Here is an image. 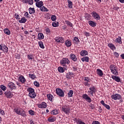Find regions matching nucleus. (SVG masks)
<instances>
[{"instance_id": "nucleus-43", "label": "nucleus", "mask_w": 124, "mask_h": 124, "mask_svg": "<svg viewBox=\"0 0 124 124\" xmlns=\"http://www.w3.org/2000/svg\"><path fill=\"white\" fill-rule=\"evenodd\" d=\"M38 43L40 48H41L42 49H44V48H45V46H44V45L43 44V42L40 41L38 42Z\"/></svg>"}, {"instance_id": "nucleus-7", "label": "nucleus", "mask_w": 124, "mask_h": 124, "mask_svg": "<svg viewBox=\"0 0 124 124\" xmlns=\"http://www.w3.org/2000/svg\"><path fill=\"white\" fill-rule=\"evenodd\" d=\"M83 84L85 87H91V80H90V77H84Z\"/></svg>"}, {"instance_id": "nucleus-16", "label": "nucleus", "mask_w": 124, "mask_h": 124, "mask_svg": "<svg viewBox=\"0 0 124 124\" xmlns=\"http://www.w3.org/2000/svg\"><path fill=\"white\" fill-rule=\"evenodd\" d=\"M37 106L38 108L43 109V108H46L47 107V104L45 102H42L41 104H38Z\"/></svg>"}, {"instance_id": "nucleus-15", "label": "nucleus", "mask_w": 124, "mask_h": 124, "mask_svg": "<svg viewBox=\"0 0 124 124\" xmlns=\"http://www.w3.org/2000/svg\"><path fill=\"white\" fill-rule=\"evenodd\" d=\"M55 41L57 43H63L64 42V40L62 37H57L55 38Z\"/></svg>"}, {"instance_id": "nucleus-53", "label": "nucleus", "mask_w": 124, "mask_h": 124, "mask_svg": "<svg viewBox=\"0 0 124 124\" xmlns=\"http://www.w3.org/2000/svg\"><path fill=\"white\" fill-rule=\"evenodd\" d=\"M51 20L53 21V22H55L56 20H57V16L56 15H52L51 16Z\"/></svg>"}, {"instance_id": "nucleus-63", "label": "nucleus", "mask_w": 124, "mask_h": 124, "mask_svg": "<svg viewBox=\"0 0 124 124\" xmlns=\"http://www.w3.org/2000/svg\"><path fill=\"white\" fill-rule=\"evenodd\" d=\"M16 85H17V86H18V87H22V85H21V83H20V82L19 81L16 82Z\"/></svg>"}, {"instance_id": "nucleus-54", "label": "nucleus", "mask_w": 124, "mask_h": 124, "mask_svg": "<svg viewBox=\"0 0 124 124\" xmlns=\"http://www.w3.org/2000/svg\"><path fill=\"white\" fill-rule=\"evenodd\" d=\"M34 85L36 87V88H39L40 84L39 82H38L37 81H35L34 82Z\"/></svg>"}, {"instance_id": "nucleus-9", "label": "nucleus", "mask_w": 124, "mask_h": 124, "mask_svg": "<svg viewBox=\"0 0 124 124\" xmlns=\"http://www.w3.org/2000/svg\"><path fill=\"white\" fill-rule=\"evenodd\" d=\"M82 98L85 99L87 102H89V103H91V102H92V99L90 97L88 94H83L82 95Z\"/></svg>"}, {"instance_id": "nucleus-17", "label": "nucleus", "mask_w": 124, "mask_h": 124, "mask_svg": "<svg viewBox=\"0 0 124 124\" xmlns=\"http://www.w3.org/2000/svg\"><path fill=\"white\" fill-rule=\"evenodd\" d=\"M72 42L73 44H79L80 43V40L78 37H75L72 39Z\"/></svg>"}, {"instance_id": "nucleus-12", "label": "nucleus", "mask_w": 124, "mask_h": 124, "mask_svg": "<svg viewBox=\"0 0 124 124\" xmlns=\"http://www.w3.org/2000/svg\"><path fill=\"white\" fill-rule=\"evenodd\" d=\"M18 80L21 84H26V82H27V79H26V78H25V77L23 75H20L18 77Z\"/></svg>"}, {"instance_id": "nucleus-57", "label": "nucleus", "mask_w": 124, "mask_h": 124, "mask_svg": "<svg viewBox=\"0 0 124 124\" xmlns=\"http://www.w3.org/2000/svg\"><path fill=\"white\" fill-rule=\"evenodd\" d=\"M15 18H16V20H20V16H19V15H18V14H15Z\"/></svg>"}, {"instance_id": "nucleus-22", "label": "nucleus", "mask_w": 124, "mask_h": 124, "mask_svg": "<svg viewBox=\"0 0 124 124\" xmlns=\"http://www.w3.org/2000/svg\"><path fill=\"white\" fill-rule=\"evenodd\" d=\"M111 78L113 79V80H114L116 81V82H117V83L121 82V78L119 77H117L116 76H112Z\"/></svg>"}, {"instance_id": "nucleus-6", "label": "nucleus", "mask_w": 124, "mask_h": 124, "mask_svg": "<svg viewBox=\"0 0 124 124\" xmlns=\"http://www.w3.org/2000/svg\"><path fill=\"white\" fill-rule=\"evenodd\" d=\"M56 92L57 95H59L60 97H63L64 96V92L61 88L56 89Z\"/></svg>"}, {"instance_id": "nucleus-23", "label": "nucleus", "mask_w": 124, "mask_h": 124, "mask_svg": "<svg viewBox=\"0 0 124 124\" xmlns=\"http://www.w3.org/2000/svg\"><path fill=\"white\" fill-rule=\"evenodd\" d=\"M90 60V58L88 56H83V57L81 58V61L84 62H89Z\"/></svg>"}, {"instance_id": "nucleus-62", "label": "nucleus", "mask_w": 124, "mask_h": 124, "mask_svg": "<svg viewBox=\"0 0 124 124\" xmlns=\"http://www.w3.org/2000/svg\"><path fill=\"white\" fill-rule=\"evenodd\" d=\"M84 35H85V36H90V32H88L87 31H85L84 32Z\"/></svg>"}, {"instance_id": "nucleus-27", "label": "nucleus", "mask_w": 124, "mask_h": 124, "mask_svg": "<svg viewBox=\"0 0 124 124\" xmlns=\"http://www.w3.org/2000/svg\"><path fill=\"white\" fill-rule=\"evenodd\" d=\"M56 117L54 116H51L48 118L47 121L49 122V123H54V122L56 121Z\"/></svg>"}, {"instance_id": "nucleus-47", "label": "nucleus", "mask_w": 124, "mask_h": 124, "mask_svg": "<svg viewBox=\"0 0 124 124\" xmlns=\"http://www.w3.org/2000/svg\"><path fill=\"white\" fill-rule=\"evenodd\" d=\"M89 90L92 91V92L94 93H96V89H95V87H94V86H93L92 87L90 88Z\"/></svg>"}, {"instance_id": "nucleus-46", "label": "nucleus", "mask_w": 124, "mask_h": 124, "mask_svg": "<svg viewBox=\"0 0 124 124\" xmlns=\"http://www.w3.org/2000/svg\"><path fill=\"white\" fill-rule=\"evenodd\" d=\"M27 59H28V60L32 61V60H34L33 55H32V54L28 55H27Z\"/></svg>"}, {"instance_id": "nucleus-8", "label": "nucleus", "mask_w": 124, "mask_h": 124, "mask_svg": "<svg viewBox=\"0 0 124 124\" xmlns=\"http://www.w3.org/2000/svg\"><path fill=\"white\" fill-rule=\"evenodd\" d=\"M111 98L112 99H114V100H118L122 99V97L120 94L116 93L115 94L112 95Z\"/></svg>"}, {"instance_id": "nucleus-1", "label": "nucleus", "mask_w": 124, "mask_h": 124, "mask_svg": "<svg viewBox=\"0 0 124 124\" xmlns=\"http://www.w3.org/2000/svg\"><path fill=\"white\" fill-rule=\"evenodd\" d=\"M70 63V61L67 58H63L60 61V64L62 66H63L64 70H67V65L66 64H69Z\"/></svg>"}, {"instance_id": "nucleus-33", "label": "nucleus", "mask_w": 124, "mask_h": 124, "mask_svg": "<svg viewBox=\"0 0 124 124\" xmlns=\"http://www.w3.org/2000/svg\"><path fill=\"white\" fill-rule=\"evenodd\" d=\"M47 97L48 100H50L51 102H53V99H54V96L51 94H47Z\"/></svg>"}, {"instance_id": "nucleus-48", "label": "nucleus", "mask_w": 124, "mask_h": 124, "mask_svg": "<svg viewBox=\"0 0 124 124\" xmlns=\"http://www.w3.org/2000/svg\"><path fill=\"white\" fill-rule=\"evenodd\" d=\"M85 17L86 20H87L88 21H89V20L91 19V15H90V14H86Z\"/></svg>"}, {"instance_id": "nucleus-51", "label": "nucleus", "mask_w": 124, "mask_h": 124, "mask_svg": "<svg viewBox=\"0 0 124 124\" xmlns=\"http://www.w3.org/2000/svg\"><path fill=\"white\" fill-rule=\"evenodd\" d=\"M52 26V27H54V28H57V27H59V22H53Z\"/></svg>"}, {"instance_id": "nucleus-18", "label": "nucleus", "mask_w": 124, "mask_h": 124, "mask_svg": "<svg viewBox=\"0 0 124 124\" xmlns=\"http://www.w3.org/2000/svg\"><path fill=\"white\" fill-rule=\"evenodd\" d=\"M66 77L67 79H71L72 77H74V74L72 72H69L66 74Z\"/></svg>"}, {"instance_id": "nucleus-28", "label": "nucleus", "mask_w": 124, "mask_h": 124, "mask_svg": "<svg viewBox=\"0 0 124 124\" xmlns=\"http://www.w3.org/2000/svg\"><path fill=\"white\" fill-rule=\"evenodd\" d=\"M88 24L92 27L93 28H95V27H96V23L90 20L88 21Z\"/></svg>"}, {"instance_id": "nucleus-52", "label": "nucleus", "mask_w": 124, "mask_h": 124, "mask_svg": "<svg viewBox=\"0 0 124 124\" xmlns=\"http://www.w3.org/2000/svg\"><path fill=\"white\" fill-rule=\"evenodd\" d=\"M24 16L26 18H28V19H31V16H30V15H29V13H28V12H26L25 13Z\"/></svg>"}, {"instance_id": "nucleus-20", "label": "nucleus", "mask_w": 124, "mask_h": 124, "mask_svg": "<svg viewBox=\"0 0 124 124\" xmlns=\"http://www.w3.org/2000/svg\"><path fill=\"white\" fill-rule=\"evenodd\" d=\"M110 71H111V73H112V74H113V75H119L118 67H116L113 70H111Z\"/></svg>"}, {"instance_id": "nucleus-38", "label": "nucleus", "mask_w": 124, "mask_h": 124, "mask_svg": "<svg viewBox=\"0 0 124 124\" xmlns=\"http://www.w3.org/2000/svg\"><path fill=\"white\" fill-rule=\"evenodd\" d=\"M29 77L32 79V80H34L36 78V76L34 74H29Z\"/></svg>"}, {"instance_id": "nucleus-14", "label": "nucleus", "mask_w": 124, "mask_h": 124, "mask_svg": "<svg viewBox=\"0 0 124 124\" xmlns=\"http://www.w3.org/2000/svg\"><path fill=\"white\" fill-rule=\"evenodd\" d=\"M73 121H74V122L76 123L77 124H86L85 122L82 121V120L79 118H74Z\"/></svg>"}, {"instance_id": "nucleus-37", "label": "nucleus", "mask_w": 124, "mask_h": 124, "mask_svg": "<svg viewBox=\"0 0 124 124\" xmlns=\"http://www.w3.org/2000/svg\"><path fill=\"white\" fill-rule=\"evenodd\" d=\"M40 9L42 12H48V11H49V10L45 6L41 7Z\"/></svg>"}, {"instance_id": "nucleus-11", "label": "nucleus", "mask_w": 124, "mask_h": 124, "mask_svg": "<svg viewBox=\"0 0 124 124\" xmlns=\"http://www.w3.org/2000/svg\"><path fill=\"white\" fill-rule=\"evenodd\" d=\"M5 96L7 98H11L12 97V94L11 91L9 89H7L4 93Z\"/></svg>"}, {"instance_id": "nucleus-3", "label": "nucleus", "mask_w": 124, "mask_h": 124, "mask_svg": "<svg viewBox=\"0 0 124 124\" xmlns=\"http://www.w3.org/2000/svg\"><path fill=\"white\" fill-rule=\"evenodd\" d=\"M14 112L16 113L17 115H20V116H22V117H25L26 115V111L23 109H22L21 108H15L14 109Z\"/></svg>"}, {"instance_id": "nucleus-61", "label": "nucleus", "mask_w": 124, "mask_h": 124, "mask_svg": "<svg viewBox=\"0 0 124 124\" xmlns=\"http://www.w3.org/2000/svg\"><path fill=\"white\" fill-rule=\"evenodd\" d=\"M92 124H100V122L97 121H93Z\"/></svg>"}, {"instance_id": "nucleus-50", "label": "nucleus", "mask_w": 124, "mask_h": 124, "mask_svg": "<svg viewBox=\"0 0 124 124\" xmlns=\"http://www.w3.org/2000/svg\"><path fill=\"white\" fill-rule=\"evenodd\" d=\"M117 66L114 64H111L109 65V69L110 70H112L113 69L116 68Z\"/></svg>"}, {"instance_id": "nucleus-58", "label": "nucleus", "mask_w": 124, "mask_h": 124, "mask_svg": "<svg viewBox=\"0 0 124 124\" xmlns=\"http://www.w3.org/2000/svg\"><path fill=\"white\" fill-rule=\"evenodd\" d=\"M45 31L47 33H50V32H51V30H50V29H49V28H47V27L46 28Z\"/></svg>"}, {"instance_id": "nucleus-44", "label": "nucleus", "mask_w": 124, "mask_h": 124, "mask_svg": "<svg viewBox=\"0 0 124 124\" xmlns=\"http://www.w3.org/2000/svg\"><path fill=\"white\" fill-rule=\"evenodd\" d=\"M0 88L1 90L2 91H3V92H5V91H6V90H7V87L3 85H1L0 86Z\"/></svg>"}, {"instance_id": "nucleus-31", "label": "nucleus", "mask_w": 124, "mask_h": 124, "mask_svg": "<svg viewBox=\"0 0 124 124\" xmlns=\"http://www.w3.org/2000/svg\"><path fill=\"white\" fill-rule=\"evenodd\" d=\"M65 45L66 47H71V45H72V43L68 40H67L65 42Z\"/></svg>"}, {"instance_id": "nucleus-2", "label": "nucleus", "mask_w": 124, "mask_h": 124, "mask_svg": "<svg viewBox=\"0 0 124 124\" xmlns=\"http://www.w3.org/2000/svg\"><path fill=\"white\" fill-rule=\"evenodd\" d=\"M27 91L29 93L28 95L31 98H35L36 93L34 92V89L33 88L29 87L27 89Z\"/></svg>"}, {"instance_id": "nucleus-40", "label": "nucleus", "mask_w": 124, "mask_h": 124, "mask_svg": "<svg viewBox=\"0 0 124 124\" xmlns=\"http://www.w3.org/2000/svg\"><path fill=\"white\" fill-rule=\"evenodd\" d=\"M4 33L7 35H10V31L8 30V28H6L3 30Z\"/></svg>"}, {"instance_id": "nucleus-42", "label": "nucleus", "mask_w": 124, "mask_h": 124, "mask_svg": "<svg viewBox=\"0 0 124 124\" xmlns=\"http://www.w3.org/2000/svg\"><path fill=\"white\" fill-rule=\"evenodd\" d=\"M51 115H58L59 114V111L57 109H54L51 112Z\"/></svg>"}, {"instance_id": "nucleus-49", "label": "nucleus", "mask_w": 124, "mask_h": 124, "mask_svg": "<svg viewBox=\"0 0 124 124\" xmlns=\"http://www.w3.org/2000/svg\"><path fill=\"white\" fill-rule=\"evenodd\" d=\"M29 113L31 116H34L35 115V112L31 109L29 110Z\"/></svg>"}, {"instance_id": "nucleus-60", "label": "nucleus", "mask_w": 124, "mask_h": 124, "mask_svg": "<svg viewBox=\"0 0 124 124\" xmlns=\"http://www.w3.org/2000/svg\"><path fill=\"white\" fill-rule=\"evenodd\" d=\"M88 93H89V95H91V96H93V92L90 90V91H88Z\"/></svg>"}, {"instance_id": "nucleus-26", "label": "nucleus", "mask_w": 124, "mask_h": 124, "mask_svg": "<svg viewBox=\"0 0 124 124\" xmlns=\"http://www.w3.org/2000/svg\"><path fill=\"white\" fill-rule=\"evenodd\" d=\"M115 42H116V43H119V44H122L123 42L122 41V37L119 36L118 38L115 39Z\"/></svg>"}, {"instance_id": "nucleus-35", "label": "nucleus", "mask_w": 124, "mask_h": 124, "mask_svg": "<svg viewBox=\"0 0 124 124\" xmlns=\"http://www.w3.org/2000/svg\"><path fill=\"white\" fill-rule=\"evenodd\" d=\"M29 11L30 14H34V13H35V10L34 9V8H29Z\"/></svg>"}, {"instance_id": "nucleus-19", "label": "nucleus", "mask_w": 124, "mask_h": 124, "mask_svg": "<svg viewBox=\"0 0 124 124\" xmlns=\"http://www.w3.org/2000/svg\"><path fill=\"white\" fill-rule=\"evenodd\" d=\"M88 51L86 50H82L80 52V55L81 57H86V56H88Z\"/></svg>"}, {"instance_id": "nucleus-5", "label": "nucleus", "mask_w": 124, "mask_h": 124, "mask_svg": "<svg viewBox=\"0 0 124 124\" xmlns=\"http://www.w3.org/2000/svg\"><path fill=\"white\" fill-rule=\"evenodd\" d=\"M65 114L66 115H69L70 111V108L68 106L64 105L62 106V110Z\"/></svg>"}, {"instance_id": "nucleus-41", "label": "nucleus", "mask_w": 124, "mask_h": 124, "mask_svg": "<svg viewBox=\"0 0 124 124\" xmlns=\"http://www.w3.org/2000/svg\"><path fill=\"white\" fill-rule=\"evenodd\" d=\"M58 70L59 71V72H60V73H63V72H64V68H62V67H59L58 68Z\"/></svg>"}, {"instance_id": "nucleus-36", "label": "nucleus", "mask_w": 124, "mask_h": 124, "mask_svg": "<svg viewBox=\"0 0 124 124\" xmlns=\"http://www.w3.org/2000/svg\"><path fill=\"white\" fill-rule=\"evenodd\" d=\"M65 22L66 23L67 26H68L70 28H73V24L71 23L70 21L68 20H65Z\"/></svg>"}, {"instance_id": "nucleus-59", "label": "nucleus", "mask_w": 124, "mask_h": 124, "mask_svg": "<svg viewBox=\"0 0 124 124\" xmlns=\"http://www.w3.org/2000/svg\"><path fill=\"white\" fill-rule=\"evenodd\" d=\"M15 57H16V58L18 60H20V54H19V53H16Z\"/></svg>"}, {"instance_id": "nucleus-4", "label": "nucleus", "mask_w": 124, "mask_h": 124, "mask_svg": "<svg viewBox=\"0 0 124 124\" xmlns=\"http://www.w3.org/2000/svg\"><path fill=\"white\" fill-rule=\"evenodd\" d=\"M7 88H8L11 91H13V90H16V89H17V87L16 86V85H15V83L12 82H10L9 83H8L7 85Z\"/></svg>"}, {"instance_id": "nucleus-56", "label": "nucleus", "mask_w": 124, "mask_h": 124, "mask_svg": "<svg viewBox=\"0 0 124 124\" xmlns=\"http://www.w3.org/2000/svg\"><path fill=\"white\" fill-rule=\"evenodd\" d=\"M27 3H29L30 5L33 4V0H27Z\"/></svg>"}, {"instance_id": "nucleus-30", "label": "nucleus", "mask_w": 124, "mask_h": 124, "mask_svg": "<svg viewBox=\"0 0 124 124\" xmlns=\"http://www.w3.org/2000/svg\"><path fill=\"white\" fill-rule=\"evenodd\" d=\"M67 2L68 3V7L70 9H72L73 8V3L70 0H67Z\"/></svg>"}, {"instance_id": "nucleus-55", "label": "nucleus", "mask_w": 124, "mask_h": 124, "mask_svg": "<svg viewBox=\"0 0 124 124\" xmlns=\"http://www.w3.org/2000/svg\"><path fill=\"white\" fill-rule=\"evenodd\" d=\"M0 114L2 116H4L5 115V112L2 109L0 108Z\"/></svg>"}, {"instance_id": "nucleus-24", "label": "nucleus", "mask_w": 124, "mask_h": 124, "mask_svg": "<svg viewBox=\"0 0 124 124\" xmlns=\"http://www.w3.org/2000/svg\"><path fill=\"white\" fill-rule=\"evenodd\" d=\"M96 74L100 77H102L103 76V72L100 69H96Z\"/></svg>"}, {"instance_id": "nucleus-21", "label": "nucleus", "mask_w": 124, "mask_h": 124, "mask_svg": "<svg viewBox=\"0 0 124 124\" xmlns=\"http://www.w3.org/2000/svg\"><path fill=\"white\" fill-rule=\"evenodd\" d=\"M35 4H36V6H37V7H38V8H40L42 7L43 5H44V4L43 3V1H40L39 2H36Z\"/></svg>"}, {"instance_id": "nucleus-32", "label": "nucleus", "mask_w": 124, "mask_h": 124, "mask_svg": "<svg viewBox=\"0 0 124 124\" xmlns=\"http://www.w3.org/2000/svg\"><path fill=\"white\" fill-rule=\"evenodd\" d=\"M18 22L20 24H25V23L27 22V19H26V17H23L21 18L20 20H18Z\"/></svg>"}, {"instance_id": "nucleus-25", "label": "nucleus", "mask_w": 124, "mask_h": 124, "mask_svg": "<svg viewBox=\"0 0 124 124\" xmlns=\"http://www.w3.org/2000/svg\"><path fill=\"white\" fill-rule=\"evenodd\" d=\"M101 104H102V105H103L104 107H105V108L106 109H107L108 110H110V106L105 104V103H104V101L102 100L100 102Z\"/></svg>"}, {"instance_id": "nucleus-29", "label": "nucleus", "mask_w": 124, "mask_h": 124, "mask_svg": "<svg viewBox=\"0 0 124 124\" xmlns=\"http://www.w3.org/2000/svg\"><path fill=\"white\" fill-rule=\"evenodd\" d=\"M108 47L111 49V50H116V46L112 43H109L108 45Z\"/></svg>"}, {"instance_id": "nucleus-34", "label": "nucleus", "mask_w": 124, "mask_h": 124, "mask_svg": "<svg viewBox=\"0 0 124 124\" xmlns=\"http://www.w3.org/2000/svg\"><path fill=\"white\" fill-rule=\"evenodd\" d=\"M38 38L39 40L44 39V35L42 32H40L38 34Z\"/></svg>"}, {"instance_id": "nucleus-10", "label": "nucleus", "mask_w": 124, "mask_h": 124, "mask_svg": "<svg viewBox=\"0 0 124 124\" xmlns=\"http://www.w3.org/2000/svg\"><path fill=\"white\" fill-rule=\"evenodd\" d=\"M91 14L93 18L95 20H100V16L96 12L93 11L92 12Z\"/></svg>"}, {"instance_id": "nucleus-45", "label": "nucleus", "mask_w": 124, "mask_h": 124, "mask_svg": "<svg viewBox=\"0 0 124 124\" xmlns=\"http://www.w3.org/2000/svg\"><path fill=\"white\" fill-rule=\"evenodd\" d=\"M73 96V90H70L68 93V97H72Z\"/></svg>"}, {"instance_id": "nucleus-39", "label": "nucleus", "mask_w": 124, "mask_h": 124, "mask_svg": "<svg viewBox=\"0 0 124 124\" xmlns=\"http://www.w3.org/2000/svg\"><path fill=\"white\" fill-rule=\"evenodd\" d=\"M2 49L3 50H1V51H3V52H5L6 53L8 52V47L4 45H2Z\"/></svg>"}, {"instance_id": "nucleus-64", "label": "nucleus", "mask_w": 124, "mask_h": 124, "mask_svg": "<svg viewBox=\"0 0 124 124\" xmlns=\"http://www.w3.org/2000/svg\"><path fill=\"white\" fill-rule=\"evenodd\" d=\"M114 55H115L116 58H119V53H118V52H115Z\"/></svg>"}, {"instance_id": "nucleus-13", "label": "nucleus", "mask_w": 124, "mask_h": 124, "mask_svg": "<svg viewBox=\"0 0 124 124\" xmlns=\"http://www.w3.org/2000/svg\"><path fill=\"white\" fill-rule=\"evenodd\" d=\"M70 58L73 62H77V61H78L77 56L74 54V53H71V54H70Z\"/></svg>"}]
</instances>
